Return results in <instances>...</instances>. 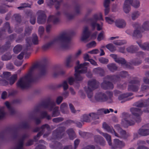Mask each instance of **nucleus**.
<instances>
[{
  "instance_id": "obj_41",
  "label": "nucleus",
  "mask_w": 149,
  "mask_h": 149,
  "mask_svg": "<svg viewBox=\"0 0 149 149\" xmlns=\"http://www.w3.org/2000/svg\"><path fill=\"white\" fill-rule=\"evenodd\" d=\"M140 15V12L138 11H135L132 13L131 15L132 19L135 20L139 17Z\"/></svg>"
},
{
  "instance_id": "obj_29",
  "label": "nucleus",
  "mask_w": 149,
  "mask_h": 149,
  "mask_svg": "<svg viewBox=\"0 0 149 149\" xmlns=\"http://www.w3.org/2000/svg\"><path fill=\"white\" fill-rule=\"evenodd\" d=\"M102 126L103 128L107 131L113 135L115 131L113 129V128L109 126L106 123H103Z\"/></svg>"
},
{
  "instance_id": "obj_47",
  "label": "nucleus",
  "mask_w": 149,
  "mask_h": 149,
  "mask_svg": "<svg viewBox=\"0 0 149 149\" xmlns=\"http://www.w3.org/2000/svg\"><path fill=\"white\" fill-rule=\"evenodd\" d=\"M105 47L108 49L111 52H114L116 50L115 47L112 44H109L106 45Z\"/></svg>"
},
{
  "instance_id": "obj_34",
  "label": "nucleus",
  "mask_w": 149,
  "mask_h": 149,
  "mask_svg": "<svg viewBox=\"0 0 149 149\" xmlns=\"http://www.w3.org/2000/svg\"><path fill=\"white\" fill-rule=\"evenodd\" d=\"M138 134L142 136H146L149 134V129H140L138 132Z\"/></svg>"
},
{
  "instance_id": "obj_50",
  "label": "nucleus",
  "mask_w": 149,
  "mask_h": 149,
  "mask_svg": "<svg viewBox=\"0 0 149 149\" xmlns=\"http://www.w3.org/2000/svg\"><path fill=\"white\" fill-rule=\"evenodd\" d=\"M130 5L128 4L124 3L123 10L124 12L126 13H128L130 10Z\"/></svg>"
},
{
  "instance_id": "obj_25",
  "label": "nucleus",
  "mask_w": 149,
  "mask_h": 149,
  "mask_svg": "<svg viewBox=\"0 0 149 149\" xmlns=\"http://www.w3.org/2000/svg\"><path fill=\"white\" fill-rule=\"evenodd\" d=\"M61 1L57 0H46V3L48 6L54 5L56 8L58 9L60 6Z\"/></svg>"
},
{
  "instance_id": "obj_13",
  "label": "nucleus",
  "mask_w": 149,
  "mask_h": 149,
  "mask_svg": "<svg viewBox=\"0 0 149 149\" xmlns=\"http://www.w3.org/2000/svg\"><path fill=\"white\" fill-rule=\"evenodd\" d=\"M65 128L64 127L58 128L53 132V138L52 139H58L61 138L64 135L63 132Z\"/></svg>"
},
{
  "instance_id": "obj_26",
  "label": "nucleus",
  "mask_w": 149,
  "mask_h": 149,
  "mask_svg": "<svg viewBox=\"0 0 149 149\" xmlns=\"http://www.w3.org/2000/svg\"><path fill=\"white\" fill-rule=\"evenodd\" d=\"M96 130L100 134L103 135L106 139L108 142L109 145L110 146H111L112 143L111 136L107 133L102 132L99 129H97Z\"/></svg>"
},
{
  "instance_id": "obj_39",
  "label": "nucleus",
  "mask_w": 149,
  "mask_h": 149,
  "mask_svg": "<svg viewBox=\"0 0 149 149\" xmlns=\"http://www.w3.org/2000/svg\"><path fill=\"white\" fill-rule=\"evenodd\" d=\"M60 113L58 107H56L53 109L52 116L53 117L57 116L59 115Z\"/></svg>"
},
{
  "instance_id": "obj_37",
  "label": "nucleus",
  "mask_w": 149,
  "mask_h": 149,
  "mask_svg": "<svg viewBox=\"0 0 149 149\" xmlns=\"http://www.w3.org/2000/svg\"><path fill=\"white\" fill-rule=\"evenodd\" d=\"M5 105L7 107L11 114H13L15 113V109L12 107L10 104L8 102H6L5 103Z\"/></svg>"
},
{
  "instance_id": "obj_33",
  "label": "nucleus",
  "mask_w": 149,
  "mask_h": 149,
  "mask_svg": "<svg viewBox=\"0 0 149 149\" xmlns=\"http://www.w3.org/2000/svg\"><path fill=\"white\" fill-rule=\"evenodd\" d=\"M67 132L70 140H72L76 137L74 132L72 128L69 129L67 130Z\"/></svg>"
},
{
  "instance_id": "obj_55",
  "label": "nucleus",
  "mask_w": 149,
  "mask_h": 149,
  "mask_svg": "<svg viewBox=\"0 0 149 149\" xmlns=\"http://www.w3.org/2000/svg\"><path fill=\"white\" fill-rule=\"evenodd\" d=\"M26 50H28L29 49V47L32 45V43L30 38L29 37L28 38L26 39Z\"/></svg>"
},
{
  "instance_id": "obj_3",
  "label": "nucleus",
  "mask_w": 149,
  "mask_h": 149,
  "mask_svg": "<svg viewBox=\"0 0 149 149\" xmlns=\"http://www.w3.org/2000/svg\"><path fill=\"white\" fill-rule=\"evenodd\" d=\"M113 93L111 91H108L106 93L101 92H97L95 95V102H106L111 103L113 102Z\"/></svg>"
},
{
  "instance_id": "obj_59",
  "label": "nucleus",
  "mask_w": 149,
  "mask_h": 149,
  "mask_svg": "<svg viewBox=\"0 0 149 149\" xmlns=\"http://www.w3.org/2000/svg\"><path fill=\"white\" fill-rule=\"evenodd\" d=\"M99 60L100 62L104 64H107L109 62V60L108 59L104 57H101L99 58Z\"/></svg>"
},
{
  "instance_id": "obj_16",
  "label": "nucleus",
  "mask_w": 149,
  "mask_h": 149,
  "mask_svg": "<svg viewBox=\"0 0 149 149\" xmlns=\"http://www.w3.org/2000/svg\"><path fill=\"white\" fill-rule=\"evenodd\" d=\"M110 56L114 59L116 62L121 64L126 68H128L127 64L124 58H118L117 56L114 54H111Z\"/></svg>"
},
{
  "instance_id": "obj_10",
  "label": "nucleus",
  "mask_w": 149,
  "mask_h": 149,
  "mask_svg": "<svg viewBox=\"0 0 149 149\" xmlns=\"http://www.w3.org/2000/svg\"><path fill=\"white\" fill-rule=\"evenodd\" d=\"M132 116L126 114L122 120L121 124L125 127H127L129 126L134 125L135 123L134 121L132 120Z\"/></svg>"
},
{
  "instance_id": "obj_9",
  "label": "nucleus",
  "mask_w": 149,
  "mask_h": 149,
  "mask_svg": "<svg viewBox=\"0 0 149 149\" xmlns=\"http://www.w3.org/2000/svg\"><path fill=\"white\" fill-rule=\"evenodd\" d=\"M134 30L132 34V36L136 38H141L142 35V33L143 32L141 25L138 22H136L133 24Z\"/></svg>"
},
{
  "instance_id": "obj_53",
  "label": "nucleus",
  "mask_w": 149,
  "mask_h": 149,
  "mask_svg": "<svg viewBox=\"0 0 149 149\" xmlns=\"http://www.w3.org/2000/svg\"><path fill=\"white\" fill-rule=\"evenodd\" d=\"M64 15L65 17L68 20H70L73 19L74 15H72L71 13L66 12L65 13Z\"/></svg>"
},
{
  "instance_id": "obj_31",
  "label": "nucleus",
  "mask_w": 149,
  "mask_h": 149,
  "mask_svg": "<svg viewBox=\"0 0 149 149\" xmlns=\"http://www.w3.org/2000/svg\"><path fill=\"white\" fill-rule=\"evenodd\" d=\"M80 118V121L82 122L89 123L91 122V119L89 116V114H85L81 116Z\"/></svg>"
},
{
  "instance_id": "obj_35",
  "label": "nucleus",
  "mask_w": 149,
  "mask_h": 149,
  "mask_svg": "<svg viewBox=\"0 0 149 149\" xmlns=\"http://www.w3.org/2000/svg\"><path fill=\"white\" fill-rule=\"evenodd\" d=\"M95 140L97 142H99L100 141V140L102 141V142H100V144L102 146H104L105 144V141L104 140L103 138L99 135H96L94 137Z\"/></svg>"
},
{
  "instance_id": "obj_6",
  "label": "nucleus",
  "mask_w": 149,
  "mask_h": 149,
  "mask_svg": "<svg viewBox=\"0 0 149 149\" xmlns=\"http://www.w3.org/2000/svg\"><path fill=\"white\" fill-rule=\"evenodd\" d=\"M89 63L85 62L75 67L74 76L76 81H81L83 80L84 77L81 74L86 72L87 67L89 66Z\"/></svg>"
},
{
  "instance_id": "obj_28",
  "label": "nucleus",
  "mask_w": 149,
  "mask_h": 149,
  "mask_svg": "<svg viewBox=\"0 0 149 149\" xmlns=\"http://www.w3.org/2000/svg\"><path fill=\"white\" fill-rule=\"evenodd\" d=\"M93 73L95 74L102 76L104 74V71L103 69L99 67L94 69L93 70Z\"/></svg>"
},
{
  "instance_id": "obj_46",
  "label": "nucleus",
  "mask_w": 149,
  "mask_h": 149,
  "mask_svg": "<svg viewBox=\"0 0 149 149\" xmlns=\"http://www.w3.org/2000/svg\"><path fill=\"white\" fill-rule=\"evenodd\" d=\"M142 28L144 31L149 30V21H147L144 22L143 24Z\"/></svg>"
},
{
  "instance_id": "obj_61",
  "label": "nucleus",
  "mask_w": 149,
  "mask_h": 149,
  "mask_svg": "<svg viewBox=\"0 0 149 149\" xmlns=\"http://www.w3.org/2000/svg\"><path fill=\"white\" fill-rule=\"evenodd\" d=\"M65 73V72L62 70L60 71L59 72L56 71L53 73V75L54 77H56L59 75H62L64 74Z\"/></svg>"
},
{
  "instance_id": "obj_63",
  "label": "nucleus",
  "mask_w": 149,
  "mask_h": 149,
  "mask_svg": "<svg viewBox=\"0 0 149 149\" xmlns=\"http://www.w3.org/2000/svg\"><path fill=\"white\" fill-rule=\"evenodd\" d=\"M146 103V101L144 102H136L135 104V106L138 107H143L144 106V104Z\"/></svg>"
},
{
  "instance_id": "obj_22",
  "label": "nucleus",
  "mask_w": 149,
  "mask_h": 149,
  "mask_svg": "<svg viewBox=\"0 0 149 149\" xmlns=\"http://www.w3.org/2000/svg\"><path fill=\"white\" fill-rule=\"evenodd\" d=\"M27 136L26 134L23 135L19 140L14 149H23L24 146V140Z\"/></svg>"
},
{
  "instance_id": "obj_54",
  "label": "nucleus",
  "mask_w": 149,
  "mask_h": 149,
  "mask_svg": "<svg viewBox=\"0 0 149 149\" xmlns=\"http://www.w3.org/2000/svg\"><path fill=\"white\" fill-rule=\"evenodd\" d=\"M127 41L125 40H118L113 42V43L116 45H120L125 44L126 43Z\"/></svg>"
},
{
  "instance_id": "obj_17",
  "label": "nucleus",
  "mask_w": 149,
  "mask_h": 149,
  "mask_svg": "<svg viewBox=\"0 0 149 149\" xmlns=\"http://www.w3.org/2000/svg\"><path fill=\"white\" fill-rule=\"evenodd\" d=\"M45 118H46L48 120H50L52 118L51 116L49 115L46 111H42L41 113L40 117L39 118H36L35 119L36 124H38L40 123L41 122L40 120Z\"/></svg>"
},
{
  "instance_id": "obj_7",
  "label": "nucleus",
  "mask_w": 149,
  "mask_h": 149,
  "mask_svg": "<svg viewBox=\"0 0 149 149\" xmlns=\"http://www.w3.org/2000/svg\"><path fill=\"white\" fill-rule=\"evenodd\" d=\"M50 130V128L48 124H45L41 126L40 128H36L34 130V132H37L38 131H40L37 135L34 137V139L35 141H36L38 140L42 134L46 130L48 131L47 133L43 135V137L46 138L47 137L49 134L50 132H49Z\"/></svg>"
},
{
  "instance_id": "obj_1",
  "label": "nucleus",
  "mask_w": 149,
  "mask_h": 149,
  "mask_svg": "<svg viewBox=\"0 0 149 149\" xmlns=\"http://www.w3.org/2000/svg\"><path fill=\"white\" fill-rule=\"evenodd\" d=\"M72 32H64L60 34L49 43L44 45L42 49L44 50L48 49L52 44L59 42V46L61 49L67 50L70 48V42Z\"/></svg>"
},
{
  "instance_id": "obj_11",
  "label": "nucleus",
  "mask_w": 149,
  "mask_h": 149,
  "mask_svg": "<svg viewBox=\"0 0 149 149\" xmlns=\"http://www.w3.org/2000/svg\"><path fill=\"white\" fill-rule=\"evenodd\" d=\"M37 16V22L39 24H42L45 23L47 16L45 12L42 10H39L36 13Z\"/></svg>"
},
{
  "instance_id": "obj_44",
  "label": "nucleus",
  "mask_w": 149,
  "mask_h": 149,
  "mask_svg": "<svg viewBox=\"0 0 149 149\" xmlns=\"http://www.w3.org/2000/svg\"><path fill=\"white\" fill-rule=\"evenodd\" d=\"M109 69L111 71L113 72L117 70V67L113 63L109 64L107 65Z\"/></svg>"
},
{
  "instance_id": "obj_14",
  "label": "nucleus",
  "mask_w": 149,
  "mask_h": 149,
  "mask_svg": "<svg viewBox=\"0 0 149 149\" xmlns=\"http://www.w3.org/2000/svg\"><path fill=\"white\" fill-rule=\"evenodd\" d=\"M90 35V32L88 30V26H85L83 28V32L81 37L82 41L85 42L88 41V40Z\"/></svg>"
},
{
  "instance_id": "obj_32",
  "label": "nucleus",
  "mask_w": 149,
  "mask_h": 149,
  "mask_svg": "<svg viewBox=\"0 0 149 149\" xmlns=\"http://www.w3.org/2000/svg\"><path fill=\"white\" fill-rule=\"evenodd\" d=\"M10 43L9 41L6 42L5 45L2 47L0 46V54H2L8 49L10 47Z\"/></svg>"
},
{
  "instance_id": "obj_52",
  "label": "nucleus",
  "mask_w": 149,
  "mask_h": 149,
  "mask_svg": "<svg viewBox=\"0 0 149 149\" xmlns=\"http://www.w3.org/2000/svg\"><path fill=\"white\" fill-rule=\"evenodd\" d=\"M12 56L10 53H7L2 56V59L3 61H7L10 59Z\"/></svg>"
},
{
  "instance_id": "obj_62",
  "label": "nucleus",
  "mask_w": 149,
  "mask_h": 149,
  "mask_svg": "<svg viewBox=\"0 0 149 149\" xmlns=\"http://www.w3.org/2000/svg\"><path fill=\"white\" fill-rule=\"evenodd\" d=\"M32 29V28L31 27H26L25 31V34L26 35H29L31 33V31Z\"/></svg>"
},
{
  "instance_id": "obj_2",
  "label": "nucleus",
  "mask_w": 149,
  "mask_h": 149,
  "mask_svg": "<svg viewBox=\"0 0 149 149\" xmlns=\"http://www.w3.org/2000/svg\"><path fill=\"white\" fill-rule=\"evenodd\" d=\"M39 66L38 64H35L30 70L27 74L21 77L17 82L16 85L17 87L22 89L28 87L30 83L33 81V78L32 75L33 71L34 69L38 68Z\"/></svg>"
},
{
  "instance_id": "obj_23",
  "label": "nucleus",
  "mask_w": 149,
  "mask_h": 149,
  "mask_svg": "<svg viewBox=\"0 0 149 149\" xmlns=\"http://www.w3.org/2000/svg\"><path fill=\"white\" fill-rule=\"evenodd\" d=\"M119 133V134H118L115 131L113 135L116 136L124 139H126L130 136L129 134L127 133L125 131L123 130L120 131Z\"/></svg>"
},
{
  "instance_id": "obj_40",
  "label": "nucleus",
  "mask_w": 149,
  "mask_h": 149,
  "mask_svg": "<svg viewBox=\"0 0 149 149\" xmlns=\"http://www.w3.org/2000/svg\"><path fill=\"white\" fill-rule=\"evenodd\" d=\"M89 115L91 119V122L92 120H94L99 118L98 114L93 112L89 113Z\"/></svg>"
},
{
  "instance_id": "obj_21",
  "label": "nucleus",
  "mask_w": 149,
  "mask_h": 149,
  "mask_svg": "<svg viewBox=\"0 0 149 149\" xmlns=\"http://www.w3.org/2000/svg\"><path fill=\"white\" fill-rule=\"evenodd\" d=\"M72 55H70L66 58L65 61V65L67 67L70 68L73 65V61L75 60Z\"/></svg>"
},
{
  "instance_id": "obj_15",
  "label": "nucleus",
  "mask_w": 149,
  "mask_h": 149,
  "mask_svg": "<svg viewBox=\"0 0 149 149\" xmlns=\"http://www.w3.org/2000/svg\"><path fill=\"white\" fill-rule=\"evenodd\" d=\"M55 105L54 101L49 100L47 102H44L41 104V106L44 108L47 109L49 111H52Z\"/></svg>"
},
{
  "instance_id": "obj_64",
  "label": "nucleus",
  "mask_w": 149,
  "mask_h": 149,
  "mask_svg": "<svg viewBox=\"0 0 149 149\" xmlns=\"http://www.w3.org/2000/svg\"><path fill=\"white\" fill-rule=\"evenodd\" d=\"M132 6L135 8H137L140 6V2L139 0H135L133 3Z\"/></svg>"
},
{
  "instance_id": "obj_24",
  "label": "nucleus",
  "mask_w": 149,
  "mask_h": 149,
  "mask_svg": "<svg viewBox=\"0 0 149 149\" xmlns=\"http://www.w3.org/2000/svg\"><path fill=\"white\" fill-rule=\"evenodd\" d=\"M115 23V25L119 28H123L126 25L125 21L122 19H118L116 20Z\"/></svg>"
},
{
  "instance_id": "obj_51",
  "label": "nucleus",
  "mask_w": 149,
  "mask_h": 149,
  "mask_svg": "<svg viewBox=\"0 0 149 149\" xmlns=\"http://www.w3.org/2000/svg\"><path fill=\"white\" fill-rule=\"evenodd\" d=\"M22 49V46L20 45H16L13 49L14 52L15 54H18L21 50Z\"/></svg>"
},
{
  "instance_id": "obj_56",
  "label": "nucleus",
  "mask_w": 149,
  "mask_h": 149,
  "mask_svg": "<svg viewBox=\"0 0 149 149\" xmlns=\"http://www.w3.org/2000/svg\"><path fill=\"white\" fill-rule=\"evenodd\" d=\"M140 90L141 91L143 92L149 90V86L143 84L141 85Z\"/></svg>"
},
{
  "instance_id": "obj_38",
  "label": "nucleus",
  "mask_w": 149,
  "mask_h": 149,
  "mask_svg": "<svg viewBox=\"0 0 149 149\" xmlns=\"http://www.w3.org/2000/svg\"><path fill=\"white\" fill-rule=\"evenodd\" d=\"M115 17L114 16H111L106 17L105 19L106 22L109 24H111L115 22Z\"/></svg>"
},
{
  "instance_id": "obj_19",
  "label": "nucleus",
  "mask_w": 149,
  "mask_h": 149,
  "mask_svg": "<svg viewBox=\"0 0 149 149\" xmlns=\"http://www.w3.org/2000/svg\"><path fill=\"white\" fill-rule=\"evenodd\" d=\"M74 81V79L73 77H70L66 80L63 82L61 85L63 87L64 90H65L68 89V82L70 85H72Z\"/></svg>"
},
{
  "instance_id": "obj_12",
  "label": "nucleus",
  "mask_w": 149,
  "mask_h": 149,
  "mask_svg": "<svg viewBox=\"0 0 149 149\" xmlns=\"http://www.w3.org/2000/svg\"><path fill=\"white\" fill-rule=\"evenodd\" d=\"M130 84L128 86V89L129 91H137L140 86V81L138 80H133L130 82Z\"/></svg>"
},
{
  "instance_id": "obj_8",
  "label": "nucleus",
  "mask_w": 149,
  "mask_h": 149,
  "mask_svg": "<svg viewBox=\"0 0 149 149\" xmlns=\"http://www.w3.org/2000/svg\"><path fill=\"white\" fill-rule=\"evenodd\" d=\"M99 19L98 16L97 15H95L92 17L88 19V22L93 30H94L96 28L98 31H100L102 29V23H101L99 24L97 22Z\"/></svg>"
},
{
  "instance_id": "obj_45",
  "label": "nucleus",
  "mask_w": 149,
  "mask_h": 149,
  "mask_svg": "<svg viewBox=\"0 0 149 149\" xmlns=\"http://www.w3.org/2000/svg\"><path fill=\"white\" fill-rule=\"evenodd\" d=\"M17 74H14L9 79V83L10 85H12L17 80Z\"/></svg>"
},
{
  "instance_id": "obj_20",
  "label": "nucleus",
  "mask_w": 149,
  "mask_h": 149,
  "mask_svg": "<svg viewBox=\"0 0 149 149\" xmlns=\"http://www.w3.org/2000/svg\"><path fill=\"white\" fill-rule=\"evenodd\" d=\"M60 14L59 12H57L55 15L50 16L48 18L47 22H52L54 24H56L59 21L58 15Z\"/></svg>"
},
{
  "instance_id": "obj_60",
  "label": "nucleus",
  "mask_w": 149,
  "mask_h": 149,
  "mask_svg": "<svg viewBox=\"0 0 149 149\" xmlns=\"http://www.w3.org/2000/svg\"><path fill=\"white\" fill-rule=\"evenodd\" d=\"M64 120V118L61 117H59L54 118L52 119V121L55 123H58Z\"/></svg>"
},
{
  "instance_id": "obj_27",
  "label": "nucleus",
  "mask_w": 149,
  "mask_h": 149,
  "mask_svg": "<svg viewBox=\"0 0 149 149\" xmlns=\"http://www.w3.org/2000/svg\"><path fill=\"white\" fill-rule=\"evenodd\" d=\"M130 110L132 113L135 116H140L142 113L141 109L136 107L131 108Z\"/></svg>"
},
{
  "instance_id": "obj_49",
  "label": "nucleus",
  "mask_w": 149,
  "mask_h": 149,
  "mask_svg": "<svg viewBox=\"0 0 149 149\" xmlns=\"http://www.w3.org/2000/svg\"><path fill=\"white\" fill-rule=\"evenodd\" d=\"M38 36L36 34L33 35L32 38V42L34 45H37L38 44Z\"/></svg>"
},
{
  "instance_id": "obj_5",
  "label": "nucleus",
  "mask_w": 149,
  "mask_h": 149,
  "mask_svg": "<svg viewBox=\"0 0 149 149\" xmlns=\"http://www.w3.org/2000/svg\"><path fill=\"white\" fill-rule=\"evenodd\" d=\"M120 77L118 75H109L106 76L101 84V87L104 89H112L113 88V84L108 80H110L115 83L120 80Z\"/></svg>"
},
{
  "instance_id": "obj_57",
  "label": "nucleus",
  "mask_w": 149,
  "mask_h": 149,
  "mask_svg": "<svg viewBox=\"0 0 149 149\" xmlns=\"http://www.w3.org/2000/svg\"><path fill=\"white\" fill-rule=\"evenodd\" d=\"M104 33L103 31H102L98 35L97 38V40L100 41L104 39Z\"/></svg>"
},
{
  "instance_id": "obj_30",
  "label": "nucleus",
  "mask_w": 149,
  "mask_h": 149,
  "mask_svg": "<svg viewBox=\"0 0 149 149\" xmlns=\"http://www.w3.org/2000/svg\"><path fill=\"white\" fill-rule=\"evenodd\" d=\"M114 145L116 148H121L125 146V143L122 141L117 139L114 140Z\"/></svg>"
},
{
  "instance_id": "obj_42",
  "label": "nucleus",
  "mask_w": 149,
  "mask_h": 149,
  "mask_svg": "<svg viewBox=\"0 0 149 149\" xmlns=\"http://www.w3.org/2000/svg\"><path fill=\"white\" fill-rule=\"evenodd\" d=\"M67 104L65 103H63L61 104L60 106V109L62 113H65L68 112L67 111Z\"/></svg>"
},
{
  "instance_id": "obj_36",
  "label": "nucleus",
  "mask_w": 149,
  "mask_h": 149,
  "mask_svg": "<svg viewBox=\"0 0 149 149\" xmlns=\"http://www.w3.org/2000/svg\"><path fill=\"white\" fill-rule=\"evenodd\" d=\"M136 42L142 49L149 50V43H145L141 44L140 42Z\"/></svg>"
},
{
  "instance_id": "obj_4",
  "label": "nucleus",
  "mask_w": 149,
  "mask_h": 149,
  "mask_svg": "<svg viewBox=\"0 0 149 149\" xmlns=\"http://www.w3.org/2000/svg\"><path fill=\"white\" fill-rule=\"evenodd\" d=\"M99 83L95 80L88 81V87L84 88L88 98L92 102H95V96H94L93 91L98 88Z\"/></svg>"
},
{
  "instance_id": "obj_18",
  "label": "nucleus",
  "mask_w": 149,
  "mask_h": 149,
  "mask_svg": "<svg viewBox=\"0 0 149 149\" xmlns=\"http://www.w3.org/2000/svg\"><path fill=\"white\" fill-rule=\"evenodd\" d=\"M132 94L131 93H127L120 95L118 97V100L120 101L121 103H123L126 101L130 100L129 98H127L129 96L132 95Z\"/></svg>"
},
{
  "instance_id": "obj_58",
  "label": "nucleus",
  "mask_w": 149,
  "mask_h": 149,
  "mask_svg": "<svg viewBox=\"0 0 149 149\" xmlns=\"http://www.w3.org/2000/svg\"><path fill=\"white\" fill-rule=\"evenodd\" d=\"M110 111L111 112L113 111V110L111 109H101L99 111V112H100L102 113H104V114H107L110 112Z\"/></svg>"
},
{
  "instance_id": "obj_48",
  "label": "nucleus",
  "mask_w": 149,
  "mask_h": 149,
  "mask_svg": "<svg viewBox=\"0 0 149 149\" xmlns=\"http://www.w3.org/2000/svg\"><path fill=\"white\" fill-rule=\"evenodd\" d=\"M144 108L143 111L145 113H149V101H146V103L144 104Z\"/></svg>"
},
{
  "instance_id": "obj_43",
  "label": "nucleus",
  "mask_w": 149,
  "mask_h": 149,
  "mask_svg": "<svg viewBox=\"0 0 149 149\" xmlns=\"http://www.w3.org/2000/svg\"><path fill=\"white\" fill-rule=\"evenodd\" d=\"M127 51L131 53H134L137 50V47L133 45L128 47L126 49Z\"/></svg>"
}]
</instances>
